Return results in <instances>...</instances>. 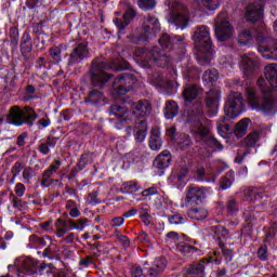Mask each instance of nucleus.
<instances>
[{
    "mask_svg": "<svg viewBox=\"0 0 277 277\" xmlns=\"http://www.w3.org/2000/svg\"><path fill=\"white\" fill-rule=\"evenodd\" d=\"M264 75L266 80L263 78L258 80V85L262 92V98L259 97L252 89L247 90V96L252 109L272 116L277 111L276 103L274 102V97H272V89L274 90L277 88V64L267 65L264 69Z\"/></svg>",
    "mask_w": 277,
    "mask_h": 277,
    "instance_id": "f257e3e1",
    "label": "nucleus"
},
{
    "mask_svg": "<svg viewBox=\"0 0 277 277\" xmlns=\"http://www.w3.org/2000/svg\"><path fill=\"white\" fill-rule=\"evenodd\" d=\"M132 110L129 111L124 106L113 105L111 114L119 118V121L116 123V129H122L126 127V131L131 135V124H137L140 120H146V116H150L153 111V106L149 101L135 102L132 104Z\"/></svg>",
    "mask_w": 277,
    "mask_h": 277,
    "instance_id": "f03ea898",
    "label": "nucleus"
},
{
    "mask_svg": "<svg viewBox=\"0 0 277 277\" xmlns=\"http://www.w3.org/2000/svg\"><path fill=\"white\" fill-rule=\"evenodd\" d=\"M190 122L196 123L194 133L197 142H202L205 146L212 150H222V144L211 134V122L202 116V106H199L196 113L190 114Z\"/></svg>",
    "mask_w": 277,
    "mask_h": 277,
    "instance_id": "7ed1b4c3",
    "label": "nucleus"
},
{
    "mask_svg": "<svg viewBox=\"0 0 277 277\" xmlns=\"http://www.w3.org/2000/svg\"><path fill=\"white\" fill-rule=\"evenodd\" d=\"M193 40L195 42L196 60L201 64H209L213 60L211 29L205 25L197 26Z\"/></svg>",
    "mask_w": 277,
    "mask_h": 277,
    "instance_id": "20e7f679",
    "label": "nucleus"
},
{
    "mask_svg": "<svg viewBox=\"0 0 277 277\" xmlns=\"http://www.w3.org/2000/svg\"><path fill=\"white\" fill-rule=\"evenodd\" d=\"M170 12L167 16L168 23L177 29H186L189 25V9L183 0H166Z\"/></svg>",
    "mask_w": 277,
    "mask_h": 277,
    "instance_id": "39448f33",
    "label": "nucleus"
},
{
    "mask_svg": "<svg viewBox=\"0 0 277 277\" xmlns=\"http://www.w3.org/2000/svg\"><path fill=\"white\" fill-rule=\"evenodd\" d=\"M38 120V114L31 107L21 108L14 106L10 109L6 117L8 124H14V127H23V124H28V127H34V122Z\"/></svg>",
    "mask_w": 277,
    "mask_h": 277,
    "instance_id": "423d86ee",
    "label": "nucleus"
},
{
    "mask_svg": "<svg viewBox=\"0 0 277 277\" xmlns=\"http://www.w3.org/2000/svg\"><path fill=\"white\" fill-rule=\"evenodd\" d=\"M182 38L177 36H172L164 34L159 40V44L162 48L160 50L159 48H154L150 52L151 58L149 62H156L158 66L166 67L168 66V62H170V58L166 55V49H170L171 44H175V42H182Z\"/></svg>",
    "mask_w": 277,
    "mask_h": 277,
    "instance_id": "0eeeda50",
    "label": "nucleus"
},
{
    "mask_svg": "<svg viewBox=\"0 0 277 277\" xmlns=\"http://www.w3.org/2000/svg\"><path fill=\"white\" fill-rule=\"evenodd\" d=\"M243 96L241 93H232L228 95L224 107V120H233L243 111Z\"/></svg>",
    "mask_w": 277,
    "mask_h": 277,
    "instance_id": "6e6552de",
    "label": "nucleus"
},
{
    "mask_svg": "<svg viewBox=\"0 0 277 277\" xmlns=\"http://www.w3.org/2000/svg\"><path fill=\"white\" fill-rule=\"evenodd\" d=\"M145 25L140 35L135 38V36H131V42L134 44H138V42H146L149 38H153L161 29V25H159V19L157 17L149 15L145 18Z\"/></svg>",
    "mask_w": 277,
    "mask_h": 277,
    "instance_id": "1a4fd4ad",
    "label": "nucleus"
},
{
    "mask_svg": "<svg viewBox=\"0 0 277 277\" xmlns=\"http://www.w3.org/2000/svg\"><path fill=\"white\" fill-rule=\"evenodd\" d=\"M214 30L216 40H219V42H226V40H230V38H233L235 30L233 29L230 22H228L226 13H221L217 15Z\"/></svg>",
    "mask_w": 277,
    "mask_h": 277,
    "instance_id": "9d476101",
    "label": "nucleus"
},
{
    "mask_svg": "<svg viewBox=\"0 0 277 277\" xmlns=\"http://www.w3.org/2000/svg\"><path fill=\"white\" fill-rule=\"evenodd\" d=\"M111 68L115 67L107 63H101L97 66L94 65L91 69L92 85H94L95 88H103V85H105V83H107L111 79V75L105 72V70H109Z\"/></svg>",
    "mask_w": 277,
    "mask_h": 277,
    "instance_id": "9b49d317",
    "label": "nucleus"
},
{
    "mask_svg": "<svg viewBox=\"0 0 277 277\" xmlns=\"http://www.w3.org/2000/svg\"><path fill=\"white\" fill-rule=\"evenodd\" d=\"M135 77L131 74H122L116 78L113 83L115 96H122L127 94V92H131L135 85Z\"/></svg>",
    "mask_w": 277,
    "mask_h": 277,
    "instance_id": "f8f14e48",
    "label": "nucleus"
},
{
    "mask_svg": "<svg viewBox=\"0 0 277 277\" xmlns=\"http://www.w3.org/2000/svg\"><path fill=\"white\" fill-rule=\"evenodd\" d=\"M208 196H211V188L200 187V186H188L185 200L186 202L182 205L185 207L187 205H198L205 200Z\"/></svg>",
    "mask_w": 277,
    "mask_h": 277,
    "instance_id": "ddd939ff",
    "label": "nucleus"
},
{
    "mask_svg": "<svg viewBox=\"0 0 277 277\" xmlns=\"http://www.w3.org/2000/svg\"><path fill=\"white\" fill-rule=\"evenodd\" d=\"M14 267L17 271V276H21V274H25L26 276H31L36 274L38 269V260L34 258L16 259L14 262Z\"/></svg>",
    "mask_w": 277,
    "mask_h": 277,
    "instance_id": "4468645a",
    "label": "nucleus"
},
{
    "mask_svg": "<svg viewBox=\"0 0 277 277\" xmlns=\"http://www.w3.org/2000/svg\"><path fill=\"white\" fill-rule=\"evenodd\" d=\"M85 57H90V52L88 51V42L82 41L77 44L76 49L69 56L68 66H75V64H79Z\"/></svg>",
    "mask_w": 277,
    "mask_h": 277,
    "instance_id": "2eb2a0df",
    "label": "nucleus"
},
{
    "mask_svg": "<svg viewBox=\"0 0 277 277\" xmlns=\"http://www.w3.org/2000/svg\"><path fill=\"white\" fill-rule=\"evenodd\" d=\"M245 18L250 23H256L263 18V3H251L246 8Z\"/></svg>",
    "mask_w": 277,
    "mask_h": 277,
    "instance_id": "dca6fc26",
    "label": "nucleus"
},
{
    "mask_svg": "<svg viewBox=\"0 0 277 277\" xmlns=\"http://www.w3.org/2000/svg\"><path fill=\"white\" fill-rule=\"evenodd\" d=\"M187 169H179L172 172L170 181L177 189H183L184 185H187Z\"/></svg>",
    "mask_w": 277,
    "mask_h": 277,
    "instance_id": "f3484780",
    "label": "nucleus"
},
{
    "mask_svg": "<svg viewBox=\"0 0 277 277\" xmlns=\"http://www.w3.org/2000/svg\"><path fill=\"white\" fill-rule=\"evenodd\" d=\"M240 66L245 72H254L259 68V58L254 54L241 56Z\"/></svg>",
    "mask_w": 277,
    "mask_h": 277,
    "instance_id": "a211bd4d",
    "label": "nucleus"
},
{
    "mask_svg": "<svg viewBox=\"0 0 277 277\" xmlns=\"http://www.w3.org/2000/svg\"><path fill=\"white\" fill-rule=\"evenodd\" d=\"M163 269H166V260L163 258H158L154 261L153 267L144 268V276L158 277Z\"/></svg>",
    "mask_w": 277,
    "mask_h": 277,
    "instance_id": "6ab92c4d",
    "label": "nucleus"
},
{
    "mask_svg": "<svg viewBox=\"0 0 277 277\" xmlns=\"http://www.w3.org/2000/svg\"><path fill=\"white\" fill-rule=\"evenodd\" d=\"M170 161H172V157L170 156V151L164 150L154 161V168L156 170H160V174H163V170L170 168Z\"/></svg>",
    "mask_w": 277,
    "mask_h": 277,
    "instance_id": "aec40b11",
    "label": "nucleus"
},
{
    "mask_svg": "<svg viewBox=\"0 0 277 277\" xmlns=\"http://www.w3.org/2000/svg\"><path fill=\"white\" fill-rule=\"evenodd\" d=\"M220 103V90L212 89L207 93L206 97V107L215 111L217 109V105Z\"/></svg>",
    "mask_w": 277,
    "mask_h": 277,
    "instance_id": "412c9836",
    "label": "nucleus"
},
{
    "mask_svg": "<svg viewBox=\"0 0 277 277\" xmlns=\"http://www.w3.org/2000/svg\"><path fill=\"white\" fill-rule=\"evenodd\" d=\"M131 124V131H133V124H135L137 131L135 134V141L136 142H144L146 140V135L148 133V126L146 123V120L141 119L137 123H130Z\"/></svg>",
    "mask_w": 277,
    "mask_h": 277,
    "instance_id": "4be33fe9",
    "label": "nucleus"
},
{
    "mask_svg": "<svg viewBox=\"0 0 277 277\" xmlns=\"http://www.w3.org/2000/svg\"><path fill=\"white\" fill-rule=\"evenodd\" d=\"M161 146H163V141L161 140V131H159L157 128H154L149 136V148L151 150H161Z\"/></svg>",
    "mask_w": 277,
    "mask_h": 277,
    "instance_id": "5701e85b",
    "label": "nucleus"
},
{
    "mask_svg": "<svg viewBox=\"0 0 277 277\" xmlns=\"http://www.w3.org/2000/svg\"><path fill=\"white\" fill-rule=\"evenodd\" d=\"M199 94H200V89H198V87L187 85L183 92L184 101L186 103H192V101H194V98H197Z\"/></svg>",
    "mask_w": 277,
    "mask_h": 277,
    "instance_id": "b1692460",
    "label": "nucleus"
},
{
    "mask_svg": "<svg viewBox=\"0 0 277 277\" xmlns=\"http://www.w3.org/2000/svg\"><path fill=\"white\" fill-rule=\"evenodd\" d=\"M217 8H220V0H201L198 10L200 12H215Z\"/></svg>",
    "mask_w": 277,
    "mask_h": 277,
    "instance_id": "393cba45",
    "label": "nucleus"
},
{
    "mask_svg": "<svg viewBox=\"0 0 277 277\" xmlns=\"http://www.w3.org/2000/svg\"><path fill=\"white\" fill-rule=\"evenodd\" d=\"M177 114H179V105L176 104V102L174 101L167 102L166 108H164V118H167V120H172V118H175Z\"/></svg>",
    "mask_w": 277,
    "mask_h": 277,
    "instance_id": "a878e982",
    "label": "nucleus"
},
{
    "mask_svg": "<svg viewBox=\"0 0 277 277\" xmlns=\"http://www.w3.org/2000/svg\"><path fill=\"white\" fill-rule=\"evenodd\" d=\"M69 226H70L69 230L82 232L83 229L88 228V226H90V219L83 217L77 221L69 220Z\"/></svg>",
    "mask_w": 277,
    "mask_h": 277,
    "instance_id": "bb28decb",
    "label": "nucleus"
},
{
    "mask_svg": "<svg viewBox=\"0 0 277 277\" xmlns=\"http://www.w3.org/2000/svg\"><path fill=\"white\" fill-rule=\"evenodd\" d=\"M133 16H135V12L129 11L123 15V21L120 18H115L114 23L116 27H118V29L122 31V29H124L127 25L131 23V19L133 18Z\"/></svg>",
    "mask_w": 277,
    "mask_h": 277,
    "instance_id": "cd10ccee",
    "label": "nucleus"
},
{
    "mask_svg": "<svg viewBox=\"0 0 277 277\" xmlns=\"http://www.w3.org/2000/svg\"><path fill=\"white\" fill-rule=\"evenodd\" d=\"M258 51L265 60H277V47L269 49L267 45H259Z\"/></svg>",
    "mask_w": 277,
    "mask_h": 277,
    "instance_id": "c85d7f7f",
    "label": "nucleus"
},
{
    "mask_svg": "<svg viewBox=\"0 0 277 277\" xmlns=\"http://www.w3.org/2000/svg\"><path fill=\"white\" fill-rule=\"evenodd\" d=\"M252 40V31L250 29H242L238 35V43L240 47H246L250 44Z\"/></svg>",
    "mask_w": 277,
    "mask_h": 277,
    "instance_id": "c756f323",
    "label": "nucleus"
},
{
    "mask_svg": "<svg viewBox=\"0 0 277 277\" xmlns=\"http://www.w3.org/2000/svg\"><path fill=\"white\" fill-rule=\"evenodd\" d=\"M187 274L192 276H199L202 277V273L205 272V261H200L197 264H193L187 268Z\"/></svg>",
    "mask_w": 277,
    "mask_h": 277,
    "instance_id": "7c9ffc66",
    "label": "nucleus"
},
{
    "mask_svg": "<svg viewBox=\"0 0 277 277\" xmlns=\"http://www.w3.org/2000/svg\"><path fill=\"white\" fill-rule=\"evenodd\" d=\"M188 215L192 220H205L209 215V212L205 208H195L189 210Z\"/></svg>",
    "mask_w": 277,
    "mask_h": 277,
    "instance_id": "2f4dec72",
    "label": "nucleus"
},
{
    "mask_svg": "<svg viewBox=\"0 0 277 277\" xmlns=\"http://www.w3.org/2000/svg\"><path fill=\"white\" fill-rule=\"evenodd\" d=\"M250 119H241L235 127V133L237 137H243L246 135V131H248V124Z\"/></svg>",
    "mask_w": 277,
    "mask_h": 277,
    "instance_id": "473e14b6",
    "label": "nucleus"
},
{
    "mask_svg": "<svg viewBox=\"0 0 277 277\" xmlns=\"http://www.w3.org/2000/svg\"><path fill=\"white\" fill-rule=\"evenodd\" d=\"M56 237L62 238L66 233H68V223L66 221L58 219L55 222Z\"/></svg>",
    "mask_w": 277,
    "mask_h": 277,
    "instance_id": "72a5a7b5",
    "label": "nucleus"
},
{
    "mask_svg": "<svg viewBox=\"0 0 277 277\" xmlns=\"http://www.w3.org/2000/svg\"><path fill=\"white\" fill-rule=\"evenodd\" d=\"M235 183V172L229 171L221 181V189H228Z\"/></svg>",
    "mask_w": 277,
    "mask_h": 277,
    "instance_id": "f704fd0d",
    "label": "nucleus"
},
{
    "mask_svg": "<svg viewBox=\"0 0 277 277\" xmlns=\"http://www.w3.org/2000/svg\"><path fill=\"white\" fill-rule=\"evenodd\" d=\"M29 243H28V248H44V246H47V241H44L43 238H40L38 236H30L28 239Z\"/></svg>",
    "mask_w": 277,
    "mask_h": 277,
    "instance_id": "c9c22d12",
    "label": "nucleus"
},
{
    "mask_svg": "<svg viewBox=\"0 0 277 277\" xmlns=\"http://www.w3.org/2000/svg\"><path fill=\"white\" fill-rule=\"evenodd\" d=\"M217 70L216 69H208L203 74V81L205 83H214V81H217Z\"/></svg>",
    "mask_w": 277,
    "mask_h": 277,
    "instance_id": "e433bc0d",
    "label": "nucleus"
},
{
    "mask_svg": "<svg viewBox=\"0 0 277 277\" xmlns=\"http://www.w3.org/2000/svg\"><path fill=\"white\" fill-rule=\"evenodd\" d=\"M51 148H55V140L49 138L47 142L39 145V153L42 155H49V153H51Z\"/></svg>",
    "mask_w": 277,
    "mask_h": 277,
    "instance_id": "4c0bfd02",
    "label": "nucleus"
},
{
    "mask_svg": "<svg viewBox=\"0 0 277 277\" xmlns=\"http://www.w3.org/2000/svg\"><path fill=\"white\" fill-rule=\"evenodd\" d=\"M259 140H261V135L259 134V132H252L251 134H249L246 137L245 144L249 148H254V146H256V142H259Z\"/></svg>",
    "mask_w": 277,
    "mask_h": 277,
    "instance_id": "58836bf2",
    "label": "nucleus"
},
{
    "mask_svg": "<svg viewBox=\"0 0 277 277\" xmlns=\"http://www.w3.org/2000/svg\"><path fill=\"white\" fill-rule=\"evenodd\" d=\"M137 5L141 10L146 12L148 10L155 9V6L157 5V1L156 0H138Z\"/></svg>",
    "mask_w": 277,
    "mask_h": 277,
    "instance_id": "ea45409f",
    "label": "nucleus"
},
{
    "mask_svg": "<svg viewBox=\"0 0 277 277\" xmlns=\"http://www.w3.org/2000/svg\"><path fill=\"white\" fill-rule=\"evenodd\" d=\"M60 166H62V162L60 160H55L54 164L43 172V176L51 179V176H53V174L60 170Z\"/></svg>",
    "mask_w": 277,
    "mask_h": 277,
    "instance_id": "a19ab883",
    "label": "nucleus"
},
{
    "mask_svg": "<svg viewBox=\"0 0 277 277\" xmlns=\"http://www.w3.org/2000/svg\"><path fill=\"white\" fill-rule=\"evenodd\" d=\"M55 248V245L45 248L43 251V256L50 259L51 261H53V259H60V255L56 254Z\"/></svg>",
    "mask_w": 277,
    "mask_h": 277,
    "instance_id": "79ce46f5",
    "label": "nucleus"
},
{
    "mask_svg": "<svg viewBox=\"0 0 277 277\" xmlns=\"http://www.w3.org/2000/svg\"><path fill=\"white\" fill-rule=\"evenodd\" d=\"M245 196L248 202H254V200H256V196L260 197L261 195H259V190L256 188H248L245 192Z\"/></svg>",
    "mask_w": 277,
    "mask_h": 277,
    "instance_id": "37998d69",
    "label": "nucleus"
},
{
    "mask_svg": "<svg viewBox=\"0 0 277 277\" xmlns=\"http://www.w3.org/2000/svg\"><path fill=\"white\" fill-rule=\"evenodd\" d=\"M219 64H220L221 68H233V58L226 57V56H222L219 60Z\"/></svg>",
    "mask_w": 277,
    "mask_h": 277,
    "instance_id": "c03bdc74",
    "label": "nucleus"
},
{
    "mask_svg": "<svg viewBox=\"0 0 277 277\" xmlns=\"http://www.w3.org/2000/svg\"><path fill=\"white\" fill-rule=\"evenodd\" d=\"M89 98L91 103H98V101L103 98V92L98 90H93L89 93Z\"/></svg>",
    "mask_w": 277,
    "mask_h": 277,
    "instance_id": "a18cd8bd",
    "label": "nucleus"
},
{
    "mask_svg": "<svg viewBox=\"0 0 277 277\" xmlns=\"http://www.w3.org/2000/svg\"><path fill=\"white\" fill-rule=\"evenodd\" d=\"M215 233V237H217V239H226V237H228V229L222 227V226H217L214 230Z\"/></svg>",
    "mask_w": 277,
    "mask_h": 277,
    "instance_id": "49530a36",
    "label": "nucleus"
},
{
    "mask_svg": "<svg viewBox=\"0 0 277 277\" xmlns=\"http://www.w3.org/2000/svg\"><path fill=\"white\" fill-rule=\"evenodd\" d=\"M258 215H259V211L246 210L243 212V217L246 222H252L253 220H256Z\"/></svg>",
    "mask_w": 277,
    "mask_h": 277,
    "instance_id": "de8ad7c7",
    "label": "nucleus"
},
{
    "mask_svg": "<svg viewBox=\"0 0 277 277\" xmlns=\"http://www.w3.org/2000/svg\"><path fill=\"white\" fill-rule=\"evenodd\" d=\"M237 211H239V207H237V202L235 200L230 199L227 205L228 215H235V213H237Z\"/></svg>",
    "mask_w": 277,
    "mask_h": 277,
    "instance_id": "09e8293b",
    "label": "nucleus"
},
{
    "mask_svg": "<svg viewBox=\"0 0 277 277\" xmlns=\"http://www.w3.org/2000/svg\"><path fill=\"white\" fill-rule=\"evenodd\" d=\"M61 54L62 49H60V47H54L50 50L51 57H53V60H55L57 63L62 62V58L60 57Z\"/></svg>",
    "mask_w": 277,
    "mask_h": 277,
    "instance_id": "8fccbe9b",
    "label": "nucleus"
},
{
    "mask_svg": "<svg viewBox=\"0 0 277 277\" xmlns=\"http://www.w3.org/2000/svg\"><path fill=\"white\" fill-rule=\"evenodd\" d=\"M122 189H124L126 192H138V187H137V183L135 182H126L122 185Z\"/></svg>",
    "mask_w": 277,
    "mask_h": 277,
    "instance_id": "3c124183",
    "label": "nucleus"
},
{
    "mask_svg": "<svg viewBox=\"0 0 277 277\" xmlns=\"http://www.w3.org/2000/svg\"><path fill=\"white\" fill-rule=\"evenodd\" d=\"M177 250H179V252H182V254H189V253L194 252V247H192L187 243H183V245L177 246Z\"/></svg>",
    "mask_w": 277,
    "mask_h": 277,
    "instance_id": "603ef678",
    "label": "nucleus"
},
{
    "mask_svg": "<svg viewBox=\"0 0 277 277\" xmlns=\"http://www.w3.org/2000/svg\"><path fill=\"white\" fill-rule=\"evenodd\" d=\"M117 241H119V243H121L124 248H129V246H131V241L124 235L118 234L117 235Z\"/></svg>",
    "mask_w": 277,
    "mask_h": 277,
    "instance_id": "864d4df0",
    "label": "nucleus"
},
{
    "mask_svg": "<svg viewBox=\"0 0 277 277\" xmlns=\"http://www.w3.org/2000/svg\"><path fill=\"white\" fill-rule=\"evenodd\" d=\"M97 196H98V193H97V192L91 193V194L88 196V198H87L88 205H98V202H101V201H98V199H96Z\"/></svg>",
    "mask_w": 277,
    "mask_h": 277,
    "instance_id": "5fc2aeb1",
    "label": "nucleus"
},
{
    "mask_svg": "<svg viewBox=\"0 0 277 277\" xmlns=\"http://www.w3.org/2000/svg\"><path fill=\"white\" fill-rule=\"evenodd\" d=\"M167 241L168 243H176V241H179V233L170 232L167 234Z\"/></svg>",
    "mask_w": 277,
    "mask_h": 277,
    "instance_id": "6e6d98bb",
    "label": "nucleus"
},
{
    "mask_svg": "<svg viewBox=\"0 0 277 277\" xmlns=\"http://www.w3.org/2000/svg\"><path fill=\"white\" fill-rule=\"evenodd\" d=\"M169 222L170 224H183V222H185V219L179 214H174L169 217Z\"/></svg>",
    "mask_w": 277,
    "mask_h": 277,
    "instance_id": "4d7b16f0",
    "label": "nucleus"
},
{
    "mask_svg": "<svg viewBox=\"0 0 277 277\" xmlns=\"http://www.w3.org/2000/svg\"><path fill=\"white\" fill-rule=\"evenodd\" d=\"M122 224H124V217L122 216H116L110 222V225L113 227H119V226H122Z\"/></svg>",
    "mask_w": 277,
    "mask_h": 277,
    "instance_id": "13d9d810",
    "label": "nucleus"
},
{
    "mask_svg": "<svg viewBox=\"0 0 277 277\" xmlns=\"http://www.w3.org/2000/svg\"><path fill=\"white\" fill-rule=\"evenodd\" d=\"M15 194L19 198H22V196H25V185L22 183L16 184L15 185Z\"/></svg>",
    "mask_w": 277,
    "mask_h": 277,
    "instance_id": "bf43d9fd",
    "label": "nucleus"
},
{
    "mask_svg": "<svg viewBox=\"0 0 277 277\" xmlns=\"http://www.w3.org/2000/svg\"><path fill=\"white\" fill-rule=\"evenodd\" d=\"M159 194V190L157 187H150L142 192V196L148 197V196H155Z\"/></svg>",
    "mask_w": 277,
    "mask_h": 277,
    "instance_id": "052dcab7",
    "label": "nucleus"
},
{
    "mask_svg": "<svg viewBox=\"0 0 277 277\" xmlns=\"http://www.w3.org/2000/svg\"><path fill=\"white\" fill-rule=\"evenodd\" d=\"M140 217L145 226H150V214L149 213H140Z\"/></svg>",
    "mask_w": 277,
    "mask_h": 277,
    "instance_id": "680f3d73",
    "label": "nucleus"
},
{
    "mask_svg": "<svg viewBox=\"0 0 277 277\" xmlns=\"http://www.w3.org/2000/svg\"><path fill=\"white\" fill-rule=\"evenodd\" d=\"M258 256L261 261H267V247H261L258 251Z\"/></svg>",
    "mask_w": 277,
    "mask_h": 277,
    "instance_id": "e2e57ef3",
    "label": "nucleus"
},
{
    "mask_svg": "<svg viewBox=\"0 0 277 277\" xmlns=\"http://www.w3.org/2000/svg\"><path fill=\"white\" fill-rule=\"evenodd\" d=\"M21 172H23V164H21V162H16L14 164V167L12 168L13 176L14 177L18 176V174H21Z\"/></svg>",
    "mask_w": 277,
    "mask_h": 277,
    "instance_id": "0e129e2a",
    "label": "nucleus"
},
{
    "mask_svg": "<svg viewBox=\"0 0 277 277\" xmlns=\"http://www.w3.org/2000/svg\"><path fill=\"white\" fill-rule=\"evenodd\" d=\"M31 176H34V171L31 170V168H25L23 170L24 181H29L31 179Z\"/></svg>",
    "mask_w": 277,
    "mask_h": 277,
    "instance_id": "69168bd1",
    "label": "nucleus"
},
{
    "mask_svg": "<svg viewBox=\"0 0 277 277\" xmlns=\"http://www.w3.org/2000/svg\"><path fill=\"white\" fill-rule=\"evenodd\" d=\"M144 276V271H142V267L134 266L132 267V277H142Z\"/></svg>",
    "mask_w": 277,
    "mask_h": 277,
    "instance_id": "338daca9",
    "label": "nucleus"
},
{
    "mask_svg": "<svg viewBox=\"0 0 277 277\" xmlns=\"http://www.w3.org/2000/svg\"><path fill=\"white\" fill-rule=\"evenodd\" d=\"M27 137V133H22L17 136V146H25V140Z\"/></svg>",
    "mask_w": 277,
    "mask_h": 277,
    "instance_id": "774afa93",
    "label": "nucleus"
}]
</instances>
